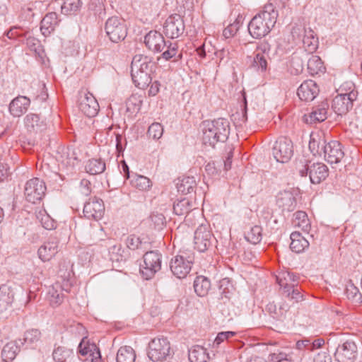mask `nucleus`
Wrapping results in <instances>:
<instances>
[{
	"instance_id": "1",
	"label": "nucleus",
	"mask_w": 362,
	"mask_h": 362,
	"mask_svg": "<svg viewBox=\"0 0 362 362\" xmlns=\"http://www.w3.org/2000/svg\"><path fill=\"white\" fill-rule=\"evenodd\" d=\"M278 11L272 4H266L263 10L255 15L248 24V31L255 39H260L268 35L274 27Z\"/></svg>"
},
{
	"instance_id": "2",
	"label": "nucleus",
	"mask_w": 362,
	"mask_h": 362,
	"mask_svg": "<svg viewBox=\"0 0 362 362\" xmlns=\"http://www.w3.org/2000/svg\"><path fill=\"white\" fill-rule=\"evenodd\" d=\"M203 142L204 144L214 146L220 141L224 142L230 134L229 122L226 119L218 118L202 123Z\"/></svg>"
},
{
	"instance_id": "3",
	"label": "nucleus",
	"mask_w": 362,
	"mask_h": 362,
	"mask_svg": "<svg viewBox=\"0 0 362 362\" xmlns=\"http://www.w3.org/2000/svg\"><path fill=\"white\" fill-rule=\"evenodd\" d=\"M59 275L62 279V283L61 284L59 281L56 282L48 291V298L52 306H58L63 302L64 295L62 293V291H65L68 293L70 291L71 286L70 281L71 276V271L66 269L65 270L60 269Z\"/></svg>"
},
{
	"instance_id": "4",
	"label": "nucleus",
	"mask_w": 362,
	"mask_h": 362,
	"mask_svg": "<svg viewBox=\"0 0 362 362\" xmlns=\"http://www.w3.org/2000/svg\"><path fill=\"white\" fill-rule=\"evenodd\" d=\"M194 260V256L192 252H181L171 259L170 270L178 279L185 278L191 271Z\"/></svg>"
},
{
	"instance_id": "5",
	"label": "nucleus",
	"mask_w": 362,
	"mask_h": 362,
	"mask_svg": "<svg viewBox=\"0 0 362 362\" xmlns=\"http://www.w3.org/2000/svg\"><path fill=\"white\" fill-rule=\"evenodd\" d=\"M171 354L170 344L167 338H155L149 342L148 356L152 361H163Z\"/></svg>"
},
{
	"instance_id": "6",
	"label": "nucleus",
	"mask_w": 362,
	"mask_h": 362,
	"mask_svg": "<svg viewBox=\"0 0 362 362\" xmlns=\"http://www.w3.org/2000/svg\"><path fill=\"white\" fill-rule=\"evenodd\" d=\"M161 257V254L157 251H148L144 255V264L140 267V273L144 279H151L160 269Z\"/></svg>"
},
{
	"instance_id": "7",
	"label": "nucleus",
	"mask_w": 362,
	"mask_h": 362,
	"mask_svg": "<svg viewBox=\"0 0 362 362\" xmlns=\"http://www.w3.org/2000/svg\"><path fill=\"white\" fill-rule=\"evenodd\" d=\"M291 34L294 39L301 40L306 52L313 53L318 47L319 41L315 32L310 28L296 25L292 28Z\"/></svg>"
},
{
	"instance_id": "8",
	"label": "nucleus",
	"mask_w": 362,
	"mask_h": 362,
	"mask_svg": "<svg viewBox=\"0 0 362 362\" xmlns=\"http://www.w3.org/2000/svg\"><path fill=\"white\" fill-rule=\"evenodd\" d=\"M105 31L110 40L115 43L122 41L127 35L124 21L116 16L110 17L106 21Z\"/></svg>"
},
{
	"instance_id": "9",
	"label": "nucleus",
	"mask_w": 362,
	"mask_h": 362,
	"mask_svg": "<svg viewBox=\"0 0 362 362\" xmlns=\"http://www.w3.org/2000/svg\"><path fill=\"white\" fill-rule=\"evenodd\" d=\"M272 154L277 162L287 163L293 154L291 140L286 137L279 138L272 148Z\"/></svg>"
},
{
	"instance_id": "10",
	"label": "nucleus",
	"mask_w": 362,
	"mask_h": 362,
	"mask_svg": "<svg viewBox=\"0 0 362 362\" xmlns=\"http://www.w3.org/2000/svg\"><path fill=\"white\" fill-rule=\"evenodd\" d=\"M357 95L358 92L354 90L336 95L332 105L334 112L338 115L346 114L353 107V102L356 100Z\"/></svg>"
},
{
	"instance_id": "11",
	"label": "nucleus",
	"mask_w": 362,
	"mask_h": 362,
	"mask_svg": "<svg viewBox=\"0 0 362 362\" xmlns=\"http://www.w3.org/2000/svg\"><path fill=\"white\" fill-rule=\"evenodd\" d=\"M45 182L37 177L28 180L25 186V197L28 202L35 204L42 200L45 194Z\"/></svg>"
},
{
	"instance_id": "12",
	"label": "nucleus",
	"mask_w": 362,
	"mask_h": 362,
	"mask_svg": "<svg viewBox=\"0 0 362 362\" xmlns=\"http://www.w3.org/2000/svg\"><path fill=\"white\" fill-rule=\"evenodd\" d=\"M214 240V237L206 225L199 226L194 232V248L203 252L207 250Z\"/></svg>"
},
{
	"instance_id": "13",
	"label": "nucleus",
	"mask_w": 362,
	"mask_h": 362,
	"mask_svg": "<svg viewBox=\"0 0 362 362\" xmlns=\"http://www.w3.org/2000/svg\"><path fill=\"white\" fill-rule=\"evenodd\" d=\"M185 23L182 18L179 14L170 16L163 25V33L171 39L177 38L185 30Z\"/></svg>"
},
{
	"instance_id": "14",
	"label": "nucleus",
	"mask_w": 362,
	"mask_h": 362,
	"mask_svg": "<svg viewBox=\"0 0 362 362\" xmlns=\"http://www.w3.org/2000/svg\"><path fill=\"white\" fill-rule=\"evenodd\" d=\"M357 356V346L352 341H346L339 344L334 356L338 362H354Z\"/></svg>"
},
{
	"instance_id": "15",
	"label": "nucleus",
	"mask_w": 362,
	"mask_h": 362,
	"mask_svg": "<svg viewBox=\"0 0 362 362\" xmlns=\"http://www.w3.org/2000/svg\"><path fill=\"white\" fill-rule=\"evenodd\" d=\"M83 212L84 216L88 219H100L105 212V206L103 200L97 197L90 199V200L84 204Z\"/></svg>"
},
{
	"instance_id": "16",
	"label": "nucleus",
	"mask_w": 362,
	"mask_h": 362,
	"mask_svg": "<svg viewBox=\"0 0 362 362\" xmlns=\"http://www.w3.org/2000/svg\"><path fill=\"white\" fill-rule=\"evenodd\" d=\"M144 43L150 50L160 52L167 46L168 42L165 40L160 33L156 30H151L145 35Z\"/></svg>"
},
{
	"instance_id": "17",
	"label": "nucleus",
	"mask_w": 362,
	"mask_h": 362,
	"mask_svg": "<svg viewBox=\"0 0 362 362\" xmlns=\"http://www.w3.org/2000/svg\"><path fill=\"white\" fill-rule=\"evenodd\" d=\"M319 92L318 86L313 80L305 81L297 90L299 98L305 102L313 101L317 97Z\"/></svg>"
},
{
	"instance_id": "18",
	"label": "nucleus",
	"mask_w": 362,
	"mask_h": 362,
	"mask_svg": "<svg viewBox=\"0 0 362 362\" xmlns=\"http://www.w3.org/2000/svg\"><path fill=\"white\" fill-rule=\"evenodd\" d=\"M59 252V240L56 237H49L38 249L39 258L43 262L49 261Z\"/></svg>"
},
{
	"instance_id": "19",
	"label": "nucleus",
	"mask_w": 362,
	"mask_h": 362,
	"mask_svg": "<svg viewBox=\"0 0 362 362\" xmlns=\"http://www.w3.org/2000/svg\"><path fill=\"white\" fill-rule=\"evenodd\" d=\"M324 148H325L324 158L330 164L339 163L344 156L341 144L337 141H331L327 143V146Z\"/></svg>"
},
{
	"instance_id": "20",
	"label": "nucleus",
	"mask_w": 362,
	"mask_h": 362,
	"mask_svg": "<svg viewBox=\"0 0 362 362\" xmlns=\"http://www.w3.org/2000/svg\"><path fill=\"white\" fill-rule=\"evenodd\" d=\"M78 108L87 117H93L98 114L99 105L92 94H86L81 97Z\"/></svg>"
},
{
	"instance_id": "21",
	"label": "nucleus",
	"mask_w": 362,
	"mask_h": 362,
	"mask_svg": "<svg viewBox=\"0 0 362 362\" xmlns=\"http://www.w3.org/2000/svg\"><path fill=\"white\" fill-rule=\"evenodd\" d=\"M328 176V168L322 163H314L309 166V177L313 184H320Z\"/></svg>"
},
{
	"instance_id": "22",
	"label": "nucleus",
	"mask_w": 362,
	"mask_h": 362,
	"mask_svg": "<svg viewBox=\"0 0 362 362\" xmlns=\"http://www.w3.org/2000/svg\"><path fill=\"white\" fill-rule=\"evenodd\" d=\"M30 105V100L28 98L19 95L10 103L9 112L13 117H21L28 110Z\"/></svg>"
},
{
	"instance_id": "23",
	"label": "nucleus",
	"mask_w": 362,
	"mask_h": 362,
	"mask_svg": "<svg viewBox=\"0 0 362 362\" xmlns=\"http://www.w3.org/2000/svg\"><path fill=\"white\" fill-rule=\"evenodd\" d=\"M24 124L27 130L31 134H37L46 129V123L37 114L27 115L24 118Z\"/></svg>"
},
{
	"instance_id": "24",
	"label": "nucleus",
	"mask_w": 362,
	"mask_h": 362,
	"mask_svg": "<svg viewBox=\"0 0 362 362\" xmlns=\"http://www.w3.org/2000/svg\"><path fill=\"white\" fill-rule=\"evenodd\" d=\"M153 64L147 56L135 55L132 61L131 70L134 72L150 74Z\"/></svg>"
},
{
	"instance_id": "25",
	"label": "nucleus",
	"mask_w": 362,
	"mask_h": 362,
	"mask_svg": "<svg viewBox=\"0 0 362 362\" xmlns=\"http://www.w3.org/2000/svg\"><path fill=\"white\" fill-rule=\"evenodd\" d=\"M78 351L81 356H84V361H90V362H100L101 356L99 349L95 344L83 345L80 343Z\"/></svg>"
},
{
	"instance_id": "26",
	"label": "nucleus",
	"mask_w": 362,
	"mask_h": 362,
	"mask_svg": "<svg viewBox=\"0 0 362 362\" xmlns=\"http://www.w3.org/2000/svg\"><path fill=\"white\" fill-rule=\"evenodd\" d=\"M276 204L283 211H292L296 208V201L291 192L284 191L279 193Z\"/></svg>"
},
{
	"instance_id": "27",
	"label": "nucleus",
	"mask_w": 362,
	"mask_h": 362,
	"mask_svg": "<svg viewBox=\"0 0 362 362\" xmlns=\"http://www.w3.org/2000/svg\"><path fill=\"white\" fill-rule=\"evenodd\" d=\"M13 301V292L9 286L3 284L0 286V314L10 310Z\"/></svg>"
},
{
	"instance_id": "28",
	"label": "nucleus",
	"mask_w": 362,
	"mask_h": 362,
	"mask_svg": "<svg viewBox=\"0 0 362 362\" xmlns=\"http://www.w3.org/2000/svg\"><path fill=\"white\" fill-rule=\"evenodd\" d=\"M58 15L55 12L46 14L41 21L40 30L44 36L49 35L58 25Z\"/></svg>"
},
{
	"instance_id": "29",
	"label": "nucleus",
	"mask_w": 362,
	"mask_h": 362,
	"mask_svg": "<svg viewBox=\"0 0 362 362\" xmlns=\"http://www.w3.org/2000/svg\"><path fill=\"white\" fill-rule=\"evenodd\" d=\"M328 104L322 103L320 105L313 107L308 116L305 115L307 123L320 122L327 119Z\"/></svg>"
},
{
	"instance_id": "30",
	"label": "nucleus",
	"mask_w": 362,
	"mask_h": 362,
	"mask_svg": "<svg viewBox=\"0 0 362 362\" xmlns=\"http://www.w3.org/2000/svg\"><path fill=\"white\" fill-rule=\"evenodd\" d=\"M291 250L296 253H300L309 246L308 240L299 232H293L291 234Z\"/></svg>"
},
{
	"instance_id": "31",
	"label": "nucleus",
	"mask_w": 362,
	"mask_h": 362,
	"mask_svg": "<svg viewBox=\"0 0 362 362\" xmlns=\"http://www.w3.org/2000/svg\"><path fill=\"white\" fill-rule=\"evenodd\" d=\"M327 143L324 138L317 134H311L310 141L309 142V149L314 155L324 156Z\"/></svg>"
},
{
	"instance_id": "32",
	"label": "nucleus",
	"mask_w": 362,
	"mask_h": 362,
	"mask_svg": "<svg viewBox=\"0 0 362 362\" xmlns=\"http://www.w3.org/2000/svg\"><path fill=\"white\" fill-rule=\"evenodd\" d=\"M196 180L194 177L186 176L176 180L177 191L184 194L191 193L196 187Z\"/></svg>"
},
{
	"instance_id": "33",
	"label": "nucleus",
	"mask_w": 362,
	"mask_h": 362,
	"mask_svg": "<svg viewBox=\"0 0 362 362\" xmlns=\"http://www.w3.org/2000/svg\"><path fill=\"white\" fill-rule=\"evenodd\" d=\"M297 279L298 277L296 275L287 271L281 272L276 276V281L283 289V291L288 290L287 287L297 285L296 284Z\"/></svg>"
},
{
	"instance_id": "34",
	"label": "nucleus",
	"mask_w": 362,
	"mask_h": 362,
	"mask_svg": "<svg viewBox=\"0 0 362 362\" xmlns=\"http://www.w3.org/2000/svg\"><path fill=\"white\" fill-rule=\"evenodd\" d=\"M21 339L15 342L7 343L3 348L1 356L4 361H11L15 358L17 353L19 351V344H23Z\"/></svg>"
},
{
	"instance_id": "35",
	"label": "nucleus",
	"mask_w": 362,
	"mask_h": 362,
	"mask_svg": "<svg viewBox=\"0 0 362 362\" xmlns=\"http://www.w3.org/2000/svg\"><path fill=\"white\" fill-rule=\"evenodd\" d=\"M189 360L190 362H208L209 356L206 349L195 346L189 351Z\"/></svg>"
},
{
	"instance_id": "36",
	"label": "nucleus",
	"mask_w": 362,
	"mask_h": 362,
	"mask_svg": "<svg viewBox=\"0 0 362 362\" xmlns=\"http://www.w3.org/2000/svg\"><path fill=\"white\" fill-rule=\"evenodd\" d=\"M293 224L306 233L309 232L311 227L307 214L302 211H298L293 214Z\"/></svg>"
},
{
	"instance_id": "37",
	"label": "nucleus",
	"mask_w": 362,
	"mask_h": 362,
	"mask_svg": "<svg viewBox=\"0 0 362 362\" xmlns=\"http://www.w3.org/2000/svg\"><path fill=\"white\" fill-rule=\"evenodd\" d=\"M211 288L209 279L205 276H197L194 281V288L196 293L199 296H205Z\"/></svg>"
},
{
	"instance_id": "38",
	"label": "nucleus",
	"mask_w": 362,
	"mask_h": 362,
	"mask_svg": "<svg viewBox=\"0 0 362 362\" xmlns=\"http://www.w3.org/2000/svg\"><path fill=\"white\" fill-rule=\"evenodd\" d=\"M307 66L309 74L313 76L323 73L325 70L322 59L317 55H313L309 58Z\"/></svg>"
},
{
	"instance_id": "39",
	"label": "nucleus",
	"mask_w": 362,
	"mask_h": 362,
	"mask_svg": "<svg viewBox=\"0 0 362 362\" xmlns=\"http://www.w3.org/2000/svg\"><path fill=\"white\" fill-rule=\"evenodd\" d=\"M132 81L135 86L141 89H144L151 82L150 74L134 72L131 71Z\"/></svg>"
},
{
	"instance_id": "40",
	"label": "nucleus",
	"mask_w": 362,
	"mask_h": 362,
	"mask_svg": "<svg viewBox=\"0 0 362 362\" xmlns=\"http://www.w3.org/2000/svg\"><path fill=\"white\" fill-rule=\"evenodd\" d=\"M136 354L131 346L121 347L117 354V362H135Z\"/></svg>"
},
{
	"instance_id": "41",
	"label": "nucleus",
	"mask_w": 362,
	"mask_h": 362,
	"mask_svg": "<svg viewBox=\"0 0 362 362\" xmlns=\"http://www.w3.org/2000/svg\"><path fill=\"white\" fill-rule=\"evenodd\" d=\"M86 170L90 175L100 174L105 170V163L100 158L91 159L87 162Z\"/></svg>"
},
{
	"instance_id": "42",
	"label": "nucleus",
	"mask_w": 362,
	"mask_h": 362,
	"mask_svg": "<svg viewBox=\"0 0 362 362\" xmlns=\"http://www.w3.org/2000/svg\"><path fill=\"white\" fill-rule=\"evenodd\" d=\"M193 209L192 202L187 198L180 199L173 205V211L178 216L188 214Z\"/></svg>"
},
{
	"instance_id": "43",
	"label": "nucleus",
	"mask_w": 362,
	"mask_h": 362,
	"mask_svg": "<svg viewBox=\"0 0 362 362\" xmlns=\"http://www.w3.org/2000/svg\"><path fill=\"white\" fill-rule=\"evenodd\" d=\"M80 0H64L61 6L62 13L65 15H71L78 11L81 7Z\"/></svg>"
},
{
	"instance_id": "44",
	"label": "nucleus",
	"mask_w": 362,
	"mask_h": 362,
	"mask_svg": "<svg viewBox=\"0 0 362 362\" xmlns=\"http://www.w3.org/2000/svg\"><path fill=\"white\" fill-rule=\"evenodd\" d=\"M288 290L283 291L286 297L294 303H298L303 300V295L301 293V288L297 285L293 286L287 287Z\"/></svg>"
},
{
	"instance_id": "45",
	"label": "nucleus",
	"mask_w": 362,
	"mask_h": 362,
	"mask_svg": "<svg viewBox=\"0 0 362 362\" xmlns=\"http://www.w3.org/2000/svg\"><path fill=\"white\" fill-rule=\"evenodd\" d=\"M131 183L134 187L142 191L148 190L151 186V180L142 175H136L131 180Z\"/></svg>"
},
{
	"instance_id": "46",
	"label": "nucleus",
	"mask_w": 362,
	"mask_h": 362,
	"mask_svg": "<svg viewBox=\"0 0 362 362\" xmlns=\"http://www.w3.org/2000/svg\"><path fill=\"white\" fill-rule=\"evenodd\" d=\"M167 49L162 54V57L165 60H170L175 58L174 61H177L181 58V54H178V47L177 43L169 42L165 47Z\"/></svg>"
},
{
	"instance_id": "47",
	"label": "nucleus",
	"mask_w": 362,
	"mask_h": 362,
	"mask_svg": "<svg viewBox=\"0 0 362 362\" xmlns=\"http://www.w3.org/2000/svg\"><path fill=\"white\" fill-rule=\"evenodd\" d=\"M262 229L259 226H255L245 234V239L252 243L257 244L262 240Z\"/></svg>"
},
{
	"instance_id": "48",
	"label": "nucleus",
	"mask_w": 362,
	"mask_h": 362,
	"mask_svg": "<svg viewBox=\"0 0 362 362\" xmlns=\"http://www.w3.org/2000/svg\"><path fill=\"white\" fill-rule=\"evenodd\" d=\"M346 294L348 298L355 300L357 303L362 302V296L359 289L351 282L346 284Z\"/></svg>"
},
{
	"instance_id": "49",
	"label": "nucleus",
	"mask_w": 362,
	"mask_h": 362,
	"mask_svg": "<svg viewBox=\"0 0 362 362\" xmlns=\"http://www.w3.org/2000/svg\"><path fill=\"white\" fill-rule=\"evenodd\" d=\"M252 66L258 71L264 72L267 67V62L262 54H257L252 61Z\"/></svg>"
},
{
	"instance_id": "50",
	"label": "nucleus",
	"mask_w": 362,
	"mask_h": 362,
	"mask_svg": "<svg viewBox=\"0 0 362 362\" xmlns=\"http://www.w3.org/2000/svg\"><path fill=\"white\" fill-rule=\"evenodd\" d=\"M216 56L221 62H228L230 59L235 57L234 50L232 47H226L221 49L217 50Z\"/></svg>"
},
{
	"instance_id": "51",
	"label": "nucleus",
	"mask_w": 362,
	"mask_h": 362,
	"mask_svg": "<svg viewBox=\"0 0 362 362\" xmlns=\"http://www.w3.org/2000/svg\"><path fill=\"white\" fill-rule=\"evenodd\" d=\"M147 134L150 138L158 140L163 134V127L160 123L154 122L149 126Z\"/></svg>"
},
{
	"instance_id": "52",
	"label": "nucleus",
	"mask_w": 362,
	"mask_h": 362,
	"mask_svg": "<svg viewBox=\"0 0 362 362\" xmlns=\"http://www.w3.org/2000/svg\"><path fill=\"white\" fill-rule=\"evenodd\" d=\"M41 333L38 329H32L25 332L23 341L27 344H33L40 339Z\"/></svg>"
},
{
	"instance_id": "53",
	"label": "nucleus",
	"mask_w": 362,
	"mask_h": 362,
	"mask_svg": "<svg viewBox=\"0 0 362 362\" xmlns=\"http://www.w3.org/2000/svg\"><path fill=\"white\" fill-rule=\"evenodd\" d=\"M126 245L127 247L132 250H135L139 249L142 246L143 243L139 237L136 236L135 235H130L126 239Z\"/></svg>"
},
{
	"instance_id": "54",
	"label": "nucleus",
	"mask_w": 362,
	"mask_h": 362,
	"mask_svg": "<svg viewBox=\"0 0 362 362\" xmlns=\"http://www.w3.org/2000/svg\"><path fill=\"white\" fill-rule=\"evenodd\" d=\"M79 190L81 194L84 196H88L90 194V182L87 180H82L81 181Z\"/></svg>"
},
{
	"instance_id": "55",
	"label": "nucleus",
	"mask_w": 362,
	"mask_h": 362,
	"mask_svg": "<svg viewBox=\"0 0 362 362\" xmlns=\"http://www.w3.org/2000/svg\"><path fill=\"white\" fill-rule=\"evenodd\" d=\"M238 30L237 29L236 24L230 23L223 30V35L226 38H230L234 36L238 32Z\"/></svg>"
},
{
	"instance_id": "56",
	"label": "nucleus",
	"mask_w": 362,
	"mask_h": 362,
	"mask_svg": "<svg viewBox=\"0 0 362 362\" xmlns=\"http://www.w3.org/2000/svg\"><path fill=\"white\" fill-rule=\"evenodd\" d=\"M291 306L286 301H283L279 304L278 316L280 317L286 318L287 313L289 311Z\"/></svg>"
},
{
	"instance_id": "57",
	"label": "nucleus",
	"mask_w": 362,
	"mask_h": 362,
	"mask_svg": "<svg viewBox=\"0 0 362 362\" xmlns=\"http://www.w3.org/2000/svg\"><path fill=\"white\" fill-rule=\"evenodd\" d=\"M314 362H332V358L327 352L322 351L315 357Z\"/></svg>"
},
{
	"instance_id": "58",
	"label": "nucleus",
	"mask_w": 362,
	"mask_h": 362,
	"mask_svg": "<svg viewBox=\"0 0 362 362\" xmlns=\"http://www.w3.org/2000/svg\"><path fill=\"white\" fill-rule=\"evenodd\" d=\"M267 309L271 314H273L274 318H276V320H281V321H283L284 320V317H280L278 316L279 307H277L274 303L268 304Z\"/></svg>"
},
{
	"instance_id": "59",
	"label": "nucleus",
	"mask_w": 362,
	"mask_h": 362,
	"mask_svg": "<svg viewBox=\"0 0 362 362\" xmlns=\"http://www.w3.org/2000/svg\"><path fill=\"white\" fill-rule=\"evenodd\" d=\"M272 362H291L284 353L273 354L271 355Z\"/></svg>"
},
{
	"instance_id": "60",
	"label": "nucleus",
	"mask_w": 362,
	"mask_h": 362,
	"mask_svg": "<svg viewBox=\"0 0 362 362\" xmlns=\"http://www.w3.org/2000/svg\"><path fill=\"white\" fill-rule=\"evenodd\" d=\"M309 166L310 165L305 164V162L302 161H300V163L297 164V168L302 177L307 175L308 173L309 174Z\"/></svg>"
},
{
	"instance_id": "61",
	"label": "nucleus",
	"mask_w": 362,
	"mask_h": 362,
	"mask_svg": "<svg viewBox=\"0 0 362 362\" xmlns=\"http://www.w3.org/2000/svg\"><path fill=\"white\" fill-rule=\"evenodd\" d=\"M296 348L299 350L305 349L310 351V340L305 339L303 340L298 341L296 342Z\"/></svg>"
},
{
	"instance_id": "62",
	"label": "nucleus",
	"mask_w": 362,
	"mask_h": 362,
	"mask_svg": "<svg viewBox=\"0 0 362 362\" xmlns=\"http://www.w3.org/2000/svg\"><path fill=\"white\" fill-rule=\"evenodd\" d=\"M325 344V341L323 339H317L313 341H310V351L320 348Z\"/></svg>"
},
{
	"instance_id": "63",
	"label": "nucleus",
	"mask_w": 362,
	"mask_h": 362,
	"mask_svg": "<svg viewBox=\"0 0 362 362\" xmlns=\"http://www.w3.org/2000/svg\"><path fill=\"white\" fill-rule=\"evenodd\" d=\"M232 158H233V152L232 151H230L228 153V156L224 160V169L225 170H228L231 168V163H232Z\"/></svg>"
},
{
	"instance_id": "64",
	"label": "nucleus",
	"mask_w": 362,
	"mask_h": 362,
	"mask_svg": "<svg viewBox=\"0 0 362 362\" xmlns=\"http://www.w3.org/2000/svg\"><path fill=\"white\" fill-rule=\"evenodd\" d=\"M151 220L158 226L163 225L164 216L162 214H153L151 216Z\"/></svg>"
}]
</instances>
